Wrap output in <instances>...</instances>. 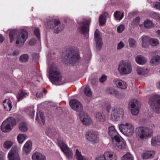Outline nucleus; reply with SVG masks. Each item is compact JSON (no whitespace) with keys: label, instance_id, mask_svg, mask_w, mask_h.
I'll return each mask as SVG.
<instances>
[{"label":"nucleus","instance_id":"1","mask_svg":"<svg viewBox=\"0 0 160 160\" xmlns=\"http://www.w3.org/2000/svg\"><path fill=\"white\" fill-rule=\"evenodd\" d=\"M49 74V79L53 84L61 85L67 82L65 78L62 77L57 66L54 63L50 67Z\"/></svg>","mask_w":160,"mask_h":160},{"label":"nucleus","instance_id":"2","mask_svg":"<svg viewBox=\"0 0 160 160\" xmlns=\"http://www.w3.org/2000/svg\"><path fill=\"white\" fill-rule=\"evenodd\" d=\"M108 133L112 138L113 145L117 149L119 150L126 148L125 141L119 135L114 126L108 127Z\"/></svg>","mask_w":160,"mask_h":160},{"label":"nucleus","instance_id":"3","mask_svg":"<svg viewBox=\"0 0 160 160\" xmlns=\"http://www.w3.org/2000/svg\"><path fill=\"white\" fill-rule=\"evenodd\" d=\"M135 132L136 136L143 140L150 137L153 134V130L145 127H138L137 128Z\"/></svg>","mask_w":160,"mask_h":160},{"label":"nucleus","instance_id":"4","mask_svg":"<svg viewBox=\"0 0 160 160\" xmlns=\"http://www.w3.org/2000/svg\"><path fill=\"white\" fill-rule=\"evenodd\" d=\"M118 127L120 132L127 137H131L134 134V127L130 123L126 122L121 124L118 126Z\"/></svg>","mask_w":160,"mask_h":160},{"label":"nucleus","instance_id":"5","mask_svg":"<svg viewBox=\"0 0 160 160\" xmlns=\"http://www.w3.org/2000/svg\"><path fill=\"white\" fill-rule=\"evenodd\" d=\"M132 70L131 64L128 62L122 60L119 63L118 70L120 75H125L130 73Z\"/></svg>","mask_w":160,"mask_h":160},{"label":"nucleus","instance_id":"6","mask_svg":"<svg viewBox=\"0 0 160 160\" xmlns=\"http://www.w3.org/2000/svg\"><path fill=\"white\" fill-rule=\"evenodd\" d=\"M148 103L156 112L160 113V95H155L152 96L149 99Z\"/></svg>","mask_w":160,"mask_h":160},{"label":"nucleus","instance_id":"7","mask_svg":"<svg viewBox=\"0 0 160 160\" xmlns=\"http://www.w3.org/2000/svg\"><path fill=\"white\" fill-rule=\"evenodd\" d=\"M67 52L69 53L68 56L71 57L69 59V63L72 64L76 63L80 58L78 49L76 48H70L68 49Z\"/></svg>","mask_w":160,"mask_h":160},{"label":"nucleus","instance_id":"8","mask_svg":"<svg viewBox=\"0 0 160 160\" xmlns=\"http://www.w3.org/2000/svg\"><path fill=\"white\" fill-rule=\"evenodd\" d=\"M16 124V121L14 118H9L2 123L1 126L2 130L4 132H9L12 128Z\"/></svg>","mask_w":160,"mask_h":160},{"label":"nucleus","instance_id":"9","mask_svg":"<svg viewBox=\"0 0 160 160\" xmlns=\"http://www.w3.org/2000/svg\"><path fill=\"white\" fill-rule=\"evenodd\" d=\"M111 113L110 119L114 121H118L122 119L124 115V112L122 108L116 107L112 110Z\"/></svg>","mask_w":160,"mask_h":160},{"label":"nucleus","instance_id":"10","mask_svg":"<svg viewBox=\"0 0 160 160\" xmlns=\"http://www.w3.org/2000/svg\"><path fill=\"white\" fill-rule=\"evenodd\" d=\"M58 144L62 151L67 157L68 159H72L73 156L72 150L62 140H58Z\"/></svg>","mask_w":160,"mask_h":160},{"label":"nucleus","instance_id":"11","mask_svg":"<svg viewBox=\"0 0 160 160\" xmlns=\"http://www.w3.org/2000/svg\"><path fill=\"white\" fill-rule=\"evenodd\" d=\"M128 107L130 109L132 113L134 115H136L139 113V109L140 107V103L136 99H132L129 101Z\"/></svg>","mask_w":160,"mask_h":160},{"label":"nucleus","instance_id":"12","mask_svg":"<svg viewBox=\"0 0 160 160\" xmlns=\"http://www.w3.org/2000/svg\"><path fill=\"white\" fill-rule=\"evenodd\" d=\"M86 139L92 143H96L99 141L98 133L93 130L87 131L85 133Z\"/></svg>","mask_w":160,"mask_h":160},{"label":"nucleus","instance_id":"13","mask_svg":"<svg viewBox=\"0 0 160 160\" xmlns=\"http://www.w3.org/2000/svg\"><path fill=\"white\" fill-rule=\"evenodd\" d=\"M91 20H85L83 22L79 24V31L85 35L87 37H88L89 26Z\"/></svg>","mask_w":160,"mask_h":160},{"label":"nucleus","instance_id":"14","mask_svg":"<svg viewBox=\"0 0 160 160\" xmlns=\"http://www.w3.org/2000/svg\"><path fill=\"white\" fill-rule=\"evenodd\" d=\"M28 36V34L27 31L24 29H21L20 33L16 37V43L17 45L21 43L23 44L26 41Z\"/></svg>","mask_w":160,"mask_h":160},{"label":"nucleus","instance_id":"15","mask_svg":"<svg viewBox=\"0 0 160 160\" xmlns=\"http://www.w3.org/2000/svg\"><path fill=\"white\" fill-rule=\"evenodd\" d=\"M79 117L81 121L84 124L89 125L92 123V119L86 112H81Z\"/></svg>","mask_w":160,"mask_h":160},{"label":"nucleus","instance_id":"16","mask_svg":"<svg viewBox=\"0 0 160 160\" xmlns=\"http://www.w3.org/2000/svg\"><path fill=\"white\" fill-rule=\"evenodd\" d=\"M101 35L100 32L98 29H96L95 32L94 36L96 48L98 50L101 49L102 46V43Z\"/></svg>","mask_w":160,"mask_h":160},{"label":"nucleus","instance_id":"17","mask_svg":"<svg viewBox=\"0 0 160 160\" xmlns=\"http://www.w3.org/2000/svg\"><path fill=\"white\" fill-rule=\"evenodd\" d=\"M69 104L71 108L75 111H80L82 109L80 102L76 99L71 100L69 102Z\"/></svg>","mask_w":160,"mask_h":160},{"label":"nucleus","instance_id":"18","mask_svg":"<svg viewBox=\"0 0 160 160\" xmlns=\"http://www.w3.org/2000/svg\"><path fill=\"white\" fill-rule=\"evenodd\" d=\"M15 147H13L8 153V157L9 160H20V158Z\"/></svg>","mask_w":160,"mask_h":160},{"label":"nucleus","instance_id":"19","mask_svg":"<svg viewBox=\"0 0 160 160\" xmlns=\"http://www.w3.org/2000/svg\"><path fill=\"white\" fill-rule=\"evenodd\" d=\"M106 160H117V156L112 151H106L103 154Z\"/></svg>","mask_w":160,"mask_h":160},{"label":"nucleus","instance_id":"20","mask_svg":"<svg viewBox=\"0 0 160 160\" xmlns=\"http://www.w3.org/2000/svg\"><path fill=\"white\" fill-rule=\"evenodd\" d=\"M47 21V23L46 25L47 28H53L59 24L60 22L58 20H56L53 18H50Z\"/></svg>","mask_w":160,"mask_h":160},{"label":"nucleus","instance_id":"21","mask_svg":"<svg viewBox=\"0 0 160 160\" xmlns=\"http://www.w3.org/2000/svg\"><path fill=\"white\" fill-rule=\"evenodd\" d=\"M137 73L141 75H147L150 73V69L148 68L138 67L136 69Z\"/></svg>","mask_w":160,"mask_h":160},{"label":"nucleus","instance_id":"22","mask_svg":"<svg viewBox=\"0 0 160 160\" xmlns=\"http://www.w3.org/2000/svg\"><path fill=\"white\" fill-rule=\"evenodd\" d=\"M114 82L117 87L122 89H125L127 87V84L124 81L118 78L115 79Z\"/></svg>","mask_w":160,"mask_h":160},{"label":"nucleus","instance_id":"23","mask_svg":"<svg viewBox=\"0 0 160 160\" xmlns=\"http://www.w3.org/2000/svg\"><path fill=\"white\" fill-rule=\"evenodd\" d=\"M32 142L30 141H27L22 148V152L23 153L26 154H29L31 151L32 149Z\"/></svg>","mask_w":160,"mask_h":160},{"label":"nucleus","instance_id":"24","mask_svg":"<svg viewBox=\"0 0 160 160\" xmlns=\"http://www.w3.org/2000/svg\"><path fill=\"white\" fill-rule=\"evenodd\" d=\"M155 154V152L154 151H148L143 152L141 156L142 159L146 160L152 158Z\"/></svg>","mask_w":160,"mask_h":160},{"label":"nucleus","instance_id":"25","mask_svg":"<svg viewBox=\"0 0 160 160\" xmlns=\"http://www.w3.org/2000/svg\"><path fill=\"white\" fill-rule=\"evenodd\" d=\"M136 62L138 64L142 65L145 64L148 61L147 58L141 55L137 56L135 58Z\"/></svg>","mask_w":160,"mask_h":160},{"label":"nucleus","instance_id":"26","mask_svg":"<svg viewBox=\"0 0 160 160\" xmlns=\"http://www.w3.org/2000/svg\"><path fill=\"white\" fill-rule=\"evenodd\" d=\"M32 160H45L46 156L38 152H35L32 156Z\"/></svg>","mask_w":160,"mask_h":160},{"label":"nucleus","instance_id":"27","mask_svg":"<svg viewBox=\"0 0 160 160\" xmlns=\"http://www.w3.org/2000/svg\"><path fill=\"white\" fill-rule=\"evenodd\" d=\"M151 144L153 146L160 145V135H158L152 137L151 139Z\"/></svg>","mask_w":160,"mask_h":160},{"label":"nucleus","instance_id":"28","mask_svg":"<svg viewBox=\"0 0 160 160\" xmlns=\"http://www.w3.org/2000/svg\"><path fill=\"white\" fill-rule=\"evenodd\" d=\"M107 17H109L110 15H108V13L107 12H105L99 16V22L100 25L102 26L105 23L106 18Z\"/></svg>","mask_w":160,"mask_h":160},{"label":"nucleus","instance_id":"29","mask_svg":"<svg viewBox=\"0 0 160 160\" xmlns=\"http://www.w3.org/2000/svg\"><path fill=\"white\" fill-rule=\"evenodd\" d=\"M75 157L77 160H88L86 157L82 155L81 152L78 149L76 150Z\"/></svg>","mask_w":160,"mask_h":160},{"label":"nucleus","instance_id":"30","mask_svg":"<svg viewBox=\"0 0 160 160\" xmlns=\"http://www.w3.org/2000/svg\"><path fill=\"white\" fill-rule=\"evenodd\" d=\"M142 46L143 47L146 48L149 44L150 38L147 36H143L142 37Z\"/></svg>","mask_w":160,"mask_h":160},{"label":"nucleus","instance_id":"31","mask_svg":"<svg viewBox=\"0 0 160 160\" xmlns=\"http://www.w3.org/2000/svg\"><path fill=\"white\" fill-rule=\"evenodd\" d=\"M39 116L40 118V119L41 120L42 123L40 122L39 118H38V113H37V115L36 116L35 120L36 121L38 122L41 125L44 124L45 123V117H44V113L42 112H40L39 114Z\"/></svg>","mask_w":160,"mask_h":160},{"label":"nucleus","instance_id":"32","mask_svg":"<svg viewBox=\"0 0 160 160\" xmlns=\"http://www.w3.org/2000/svg\"><path fill=\"white\" fill-rule=\"evenodd\" d=\"M3 106L5 109L7 111H10L12 107L11 101L9 100H5L3 101Z\"/></svg>","mask_w":160,"mask_h":160},{"label":"nucleus","instance_id":"33","mask_svg":"<svg viewBox=\"0 0 160 160\" xmlns=\"http://www.w3.org/2000/svg\"><path fill=\"white\" fill-rule=\"evenodd\" d=\"M96 118L101 122H104L106 120V116L102 112H98L95 115Z\"/></svg>","mask_w":160,"mask_h":160},{"label":"nucleus","instance_id":"34","mask_svg":"<svg viewBox=\"0 0 160 160\" xmlns=\"http://www.w3.org/2000/svg\"><path fill=\"white\" fill-rule=\"evenodd\" d=\"M151 63L153 65H157L160 63V56L156 55L152 58Z\"/></svg>","mask_w":160,"mask_h":160},{"label":"nucleus","instance_id":"35","mask_svg":"<svg viewBox=\"0 0 160 160\" xmlns=\"http://www.w3.org/2000/svg\"><path fill=\"white\" fill-rule=\"evenodd\" d=\"M19 128L22 132H25L28 130V128L26 124L23 122L20 123L19 125Z\"/></svg>","mask_w":160,"mask_h":160},{"label":"nucleus","instance_id":"36","mask_svg":"<svg viewBox=\"0 0 160 160\" xmlns=\"http://www.w3.org/2000/svg\"><path fill=\"white\" fill-rule=\"evenodd\" d=\"M27 136L23 134H20L17 137L18 141L19 143L21 144L25 140Z\"/></svg>","mask_w":160,"mask_h":160},{"label":"nucleus","instance_id":"37","mask_svg":"<svg viewBox=\"0 0 160 160\" xmlns=\"http://www.w3.org/2000/svg\"><path fill=\"white\" fill-rule=\"evenodd\" d=\"M122 160H134V158L130 153L128 152L122 157Z\"/></svg>","mask_w":160,"mask_h":160},{"label":"nucleus","instance_id":"38","mask_svg":"<svg viewBox=\"0 0 160 160\" xmlns=\"http://www.w3.org/2000/svg\"><path fill=\"white\" fill-rule=\"evenodd\" d=\"M114 16L117 20H120L123 17V13L120 12L116 11L114 14Z\"/></svg>","mask_w":160,"mask_h":160},{"label":"nucleus","instance_id":"39","mask_svg":"<svg viewBox=\"0 0 160 160\" xmlns=\"http://www.w3.org/2000/svg\"><path fill=\"white\" fill-rule=\"evenodd\" d=\"M28 95V93L22 91H20L18 93L17 96V98L18 101L21 100L24 97H26Z\"/></svg>","mask_w":160,"mask_h":160},{"label":"nucleus","instance_id":"40","mask_svg":"<svg viewBox=\"0 0 160 160\" xmlns=\"http://www.w3.org/2000/svg\"><path fill=\"white\" fill-rule=\"evenodd\" d=\"M17 31L16 30L11 31L9 33V38L11 42H12L16 36Z\"/></svg>","mask_w":160,"mask_h":160},{"label":"nucleus","instance_id":"41","mask_svg":"<svg viewBox=\"0 0 160 160\" xmlns=\"http://www.w3.org/2000/svg\"><path fill=\"white\" fill-rule=\"evenodd\" d=\"M144 26L146 28H151L153 26L152 22L149 20H147L144 22Z\"/></svg>","mask_w":160,"mask_h":160},{"label":"nucleus","instance_id":"42","mask_svg":"<svg viewBox=\"0 0 160 160\" xmlns=\"http://www.w3.org/2000/svg\"><path fill=\"white\" fill-rule=\"evenodd\" d=\"M85 94L87 96L90 97L92 96V92L89 86H87L84 89Z\"/></svg>","mask_w":160,"mask_h":160},{"label":"nucleus","instance_id":"43","mask_svg":"<svg viewBox=\"0 0 160 160\" xmlns=\"http://www.w3.org/2000/svg\"><path fill=\"white\" fill-rule=\"evenodd\" d=\"M28 56L27 54H24L22 55L19 59V61L21 62H27L28 59Z\"/></svg>","mask_w":160,"mask_h":160},{"label":"nucleus","instance_id":"44","mask_svg":"<svg viewBox=\"0 0 160 160\" xmlns=\"http://www.w3.org/2000/svg\"><path fill=\"white\" fill-rule=\"evenodd\" d=\"M35 111L34 110L33 108L31 107L28 109L27 112L29 115L30 117L31 118L33 119L34 118V113Z\"/></svg>","mask_w":160,"mask_h":160},{"label":"nucleus","instance_id":"45","mask_svg":"<svg viewBox=\"0 0 160 160\" xmlns=\"http://www.w3.org/2000/svg\"><path fill=\"white\" fill-rule=\"evenodd\" d=\"M159 41L155 38H150L149 40V44L152 46H155L159 44Z\"/></svg>","mask_w":160,"mask_h":160},{"label":"nucleus","instance_id":"46","mask_svg":"<svg viewBox=\"0 0 160 160\" xmlns=\"http://www.w3.org/2000/svg\"><path fill=\"white\" fill-rule=\"evenodd\" d=\"M150 16L152 18L156 19L157 21H160V14L154 12H153L151 14Z\"/></svg>","mask_w":160,"mask_h":160},{"label":"nucleus","instance_id":"47","mask_svg":"<svg viewBox=\"0 0 160 160\" xmlns=\"http://www.w3.org/2000/svg\"><path fill=\"white\" fill-rule=\"evenodd\" d=\"M13 145V142L9 141H6L3 144V147L5 149L10 148Z\"/></svg>","mask_w":160,"mask_h":160},{"label":"nucleus","instance_id":"48","mask_svg":"<svg viewBox=\"0 0 160 160\" xmlns=\"http://www.w3.org/2000/svg\"><path fill=\"white\" fill-rule=\"evenodd\" d=\"M128 43L130 47L133 48L136 47V42L132 38H130L128 40Z\"/></svg>","mask_w":160,"mask_h":160},{"label":"nucleus","instance_id":"49","mask_svg":"<svg viewBox=\"0 0 160 160\" xmlns=\"http://www.w3.org/2000/svg\"><path fill=\"white\" fill-rule=\"evenodd\" d=\"M151 5L154 8L160 10V3L158 2H151Z\"/></svg>","mask_w":160,"mask_h":160},{"label":"nucleus","instance_id":"50","mask_svg":"<svg viewBox=\"0 0 160 160\" xmlns=\"http://www.w3.org/2000/svg\"><path fill=\"white\" fill-rule=\"evenodd\" d=\"M34 33L35 35L37 37L39 40H40V30L38 28H36L34 31Z\"/></svg>","mask_w":160,"mask_h":160},{"label":"nucleus","instance_id":"51","mask_svg":"<svg viewBox=\"0 0 160 160\" xmlns=\"http://www.w3.org/2000/svg\"><path fill=\"white\" fill-rule=\"evenodd\" d=\"M140 20V18L139 17H137L133 20L131 24L133 26L138 25L139 23Z\"/></svg>","mask_w":160,"mask_h":160},{"label":"nucleus","instance_id":"52","mask_svg":"<svg viewBox=\"0 0 160 160\" xmlns=\"http://www.w3.org/2000/svg\"><path fill=\"white\" fill-rule=\"evenodd\" d=\"M125 29L124 25L121 24L117 28V31L119 33H121Z\"/></svg>","mask_w":160,"mask_h":160},{"label":"nucleus","instance_id":"53","mask_svg":"<svg viewBox=\"0 0 160 160\" xmlns=\"http://www.w3.org/2000/svg\"><path fill=\"white\" fill-rule=\"evenodd\" d=\"M125 45L123 42L122 41H121L119 43L117 44V49H121L124 47Z\"/></svg>","mask_w":160,"mask_h":160},{"label":"nucleus","instance_id":"54","mask_svg":"<svg viewBox=\"0 0 160 160\" xmlns=\"http://www.w3.org/2000/svg\"><path fill=\"white\" fill-rule=\"evenodd\" d=\"M107 79V76L105 75H102L99 78V80L101 82L103 83Z\"/></svg>","mask_w":160,"mask_h":160},{"label":"nucleus","instance_id":"55","mask_svg":"<svg viewBox=\"0 0 160 160\" xmlns=\"http://www.w3.org/2000/svg\"><path fill=\"white\" fill-rule=\"evenodd\" d=\"M114 89L112 88H108L106 89V92L108 93L112 94Z\"/></svg>","mask_w":160,"mask_h":160},{"label":"nucleus","instance_id":"56","mask_svg":"<svg viewBox=\"0 0 160 160\" xmlns=\"http://www.w3.org/2000/svg\"><path fill=\"white\" fill-rule=\"evenodd\" d=\"M112 94L115 95L117 98H121V97L120 96V94H119L118 92V91L115 89H114L113 92H112Z\"/></svg>","mask_w":160,"mask_h":160},{"label":"nucleus","instance_id":"57","mask_svg":"<svg viewBox=\"0 0 160 160\" xmlns=\"http://www.w3.org/2000/svg\"><path fill=\"white\" fill-rule=\"evenodd\" d=\"M95 160H106L103 154L99 155L97 156L96 159Z\"/></svg>","mask_w":160,"mask_h":160},{"label":"nucleus","instance_id":"58","mask_svg":"<svg viewBox=\"0 0 160 160\" xmlns=\"http://www.w3.org/2000/svg\"><path fill=\"white\" fill-rule=\"evenodd\" d=\"M53 131L52 129L51 128H48L46 130V133L48 135L50 134H53Z\"/></svg>","mask_w":160,"mask_h":160},{"label":"nucleus","instance_id":"59","mask_svg":"<svg viewBox=\"0 0 160 160\" xmlns=\"http://www.w3.org/2000/svg\"><path fill=\"white\" fill-rule=\"evenodd\" d=\"M91 56V52L89 51L88 52L87 55L85 54L84 55V57L86 58V59L87 60H89L90 58V57Z\"/></svg>","mask_w":160,"mask_h":160},{"label":"nucleus","instance_id":"60","mask_svg":"<svg viewBox=\"0 0 160 160\" xmlns=\"http://www.w3.org/2000/svg\"><path fill=\"white\" fill-rule=\"evenodd\" d=\"M5 155L3 152L0 151V160H4Z\"/></svg>","mask_w":160,"mask_h":160},{"label":"nucleus","instance_id":"61","mask_svg":"<svg viewBox=\"0 0 160 160\" xmlns=\"http://www.w3.org/2000/svg\"><path fill=\"white\" fill-rule=\"evenodd\" d=\"M36 40L35 39H31L29 42V44L30 45L32 46L36 43Z\"/></svg>","mask_w":160,"mask_h":160},{"label":"nucleus","instance_id":"62","mask_svg":"<svg viewBox=\"0 0 160 160\" xmlns=\"http://www.w3.org/2000/svg\"><path fill=\"white\" fill-rule=\"evenodd\" d=\"M111 110V106L110 104H108L106 105V110L108 112H110Z\"/></svg>","mask_w":160,"mask_h":160},{"label":"nucleus","instance_id":"63","mask_svg":"<svg viewBox=\"0 0 160 160\" xmlns=\"http://www.w3.org/2000/svg\"><path fill=\"white\" fill-rule=\"evenodd\" d=\"M20 51L18 50H15L13 53H12V55L13 56H17L20 53Z\"/></svg>","mask_w":160,"mask_h":160},{"label":"nucleus","instance_id":"64","mask_svg":"<svg viewBox=\"0 0 160 160\" xmlns=\"http://www.w3.org/2000/svg\"><path fill=\"white\" fill-rule=\"evenodd\" d=\"M42 96V92H38L36 94V97L38 98H41Z\"/></svg>","mask_w":160,"mask_h":160}]
</instances>
